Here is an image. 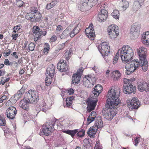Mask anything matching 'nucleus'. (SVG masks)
Segmentation results:
<instances>
[{"label":"nucleus","instance_id":"1a4fd4ad","mask_svg":"<svg viewBox=\"0 0 149 149\" xmlns=\"http://www.w3.org/2000/svg\"><path fill=\"white\" fill-rule=\"evenodd\" d=\"M54 125L50 123H47L45 126L43 128L42 131L40 132V135H45L48 136L49 134L54 130Z\"/></svg>","mask_w":149,"mask_h":149},{"label":"nucleus","instance_id":"8fccbe9b","mask_svg":"<svg viewBox=\"0 0 149 149\" xmlns=\"http://www.w3.org/2000/svg\"><path fill=\"white\" fill-rule=\"evenodd\" d=\"M74 97L73 96H69L68 97L66 100V102H71L74 99Z\"/></svg>","mask_w":149,"mask_h":149},{"label":"nucleus","instance_id":"f257e3e1","mask_svg":"<svg viewBox=\"0 0 149 149\" xmlns=\"http://www.w3.org/2000/svg\"><path fill=\"white\" fill-rule=\"evenodd\" d=\"M119 93L116 94V92L113 89L109 91L107 94L108 99L107 100L105 108L103 109L102 114L106 119L111 120L116 114L115 109L118 107L120 100L118 98Z\"/></svg>","mask_w":149,"mask_h":149},{"label":"nucleus","instance_id":"603ef678","mask_svg":"<svg viewBox=\"0 0 149 149\" xmlns=\"http://www.w3.org/2000/svg\"><path fill=\"white\" fill-rule=\"evenodd\" d=\"M84 70V69L81 68H79L77 72L75 74H77L78 75H79L81 77L82 74Z\"/></svg>","mask_w":149,"mask_h":149},{"label":"nucleus","instance_id":"f03ea898","mask_svg":"<svg viewBox=\"0 0 149 149\" xmlns=\"http://www.w3.org/2000/svg\"><path fill=\"white\" fill-rule=\"evenodd\" d=\"M39 99L38 93L37 91L29 90L26 93L24 99L20 101L19 106L27 111L29 109V104L36 103Z\"/></svg>","mask_w":149,"mask_h":149},{"label":"nucleus","instance_id":"4c0bfd02","mask_svg":"<svg viewBox=\"0 0 149 149\" xmlns=\"http://www.w3.org/2000/svg\"><path fill=\"white\" fill-rule=\"evenodd\" d=\"M111 15L115 19H118L119 18L120 14L118 10H116L113 11V13L111 14Z\"/></svg>","mask_w":149,"mask_h":149},{"label":"nucleus","instance_id":"aec40b11","mask_svg":"<svg viewBox=\"0 0 149 149\" xmlns=\"http://www.w3.org/2000/svg\"><path fill=\"white\" fill-rule=\"evenodd\" d=\"M55 73V67L54 65L52 64L49 65L47 68L46 75L47 76H49L51 78H53Z\"/></svg>","mask_w":149,"mask_h":149},{"label":"nucleus","instance_id":"2f4dec72","mask_svg":"<svg viewBox=\"0 0 149 149\" xmlns=\"http://www.w3.org/2000/svg\"><path fill=\"white\" fill-rule=\"evenodd\" d=\"M34 13H27L25 16L26 19L29 20H30L32 22H34L35 17H34Z\"/></svg>","mask_w":149,"mask_h":149},{"label":"nucleus","instance_id":"de8ad7c7","mask_svg":"<svg viewBox=\"0 0 149 149\" xmlns=\"http://www.w3.org/2000/svg\"><path fill=\"white\" fill-rule=\"evenodd\" d=\"M4 134L5 136L8 135V134H9L10 132V130L8 128L6 127L3 130Z\"/></svg>","mask_w":149,"mask_h":149},{"label":"nucleus","instance_id":"f3484780","mask_svg":"<svg viewBox=\"0 0 149 149\" xmlns=\"http://www.w3.org/2000/svg\"><path fill=\"white\" fill-rule=\"evenodd\" d=\"M108 15V12L106 10H102L98 13L97 18L98 21L100 22L104 21L107 19Z\"/></svg>","mask_w":149,"mask_h":149},{"label":"nucleus","instance_id":"72a5a7b5","mask_svg":"<svg viewBox=\"0 0 149 149\" xmlns=\"http://www.w3.org/2000/svg\"><path fill=\"white\" fill-rule=\"evenodd\" d=\"M72 54L71 50H67L65 52L63 57L66 60H68L70 59Z\"/></svg>","mask_w":149,"mask_h":149},{"label":"nucleus","instance_id":"393cba45","mask_svg":"<svg viewBox=\"0 0 149 149\" xmlns=\"http://www.w3.org/2000/svg\"><path fill=\"white\" fill-rule=\"evenodd\" d=\"M81 77L79 75L74 74L72 78V84H76L79 83Z\"/></svg>","mask_w":149,"mask_h":149},{"label":"nucleus","instance_id":"4d7b16f0","mask_svg":"<svg viewBox=\"0 0 149 149\" xmlns=\"http://www.w3.org/2000/svg\"><path fill=\"white\" fill-rule=\"evenodd\" d=\"M49 49V45H48V46L46 47H45L43 50V52L45 54H47L48 51Z\"/></svg>","mask_w":149,"mask_h":149},{"label":"nucleus","instance_id":"37998d69","mask_svg":"<svg viewBox=\"0 0 149 149\" xmlns=\"http://www.w3.org/2000/svg\"><path fill=\"white\" fill-rule=\"evenodd\" d=\"M65 42L63 43L60 45H58L57 46V49L56 52H59L61 50L63 49L65 46Z\"/></svg>","mask_w":149,"mask_h":149},{"label":"nucleus","instance_id":"cd10ccee","mask_svg":"<svg viewBox=\"0 0 149 149\" xmlns=\"http://www.w3.org/2000/svg\"><path fill=\"white\" fill-rule=\"evenodd\" d=\"M96 116V112L95 111H92L87 118V121L88 124H89L93 121Z\"/></svg>","mask_w":149,"mask_h":149},{"label":"nucleus","instance_id":"7ed1b4c3","mask_svg":"<svg viewBox=\"0 0 149 149\" xmlns=\"http://www.w3.org/2000/svg\"><path fill=\"white\" fill-rule=\"evenodd\" d=\"M120 50V54L122 61L126 63L131 61L133 56V49L128 46H123Z\"/></svg>","mask_w":149,"mask_h":149},{"label":"nucleus","instance_id":"473e14b6","mask_svg":"<svg viewBox=\"0 0 149 149\" xmlns=\"http://www.w3.org/2000/svg\"><path fill=\"white\" fill-rule=\"evenodd\" d=\"M141 6V5L139 4L138 1H135L133 3L132 7L133 11L135 12H136L140 8Z\"/></svg>","mask_w":149,"mask_h":149},{"label":"nucleus","instance_id":"9b49d317","mask_svg":"<svg viewBox=\"0 0 149 149\" xmlns=\"http://www.w3.org/2000/svg\"><path fill=\"white\" fill-rule=\"evenodd\" d=\"M17 111L16 109L13 107H9L6 110V115L8 118L13 120L16 114Z\"/></svg>","mask_w":149,"mask_h":149},{"label":"nucleus","instance_id":"f704fd0d","mask_svg":"<svg viewBox=\"0 0 149 149\" xmlns=\"http://www.w3.org/2000/svg\"><path fill=\"white\" fill-rule=\"evenodd\" d=\"M93 129H91V127L89 129L87 132L88 135L91 137H92L95 135L96 131L93 130Z\"/></svg>","mask_w":149,"mask_h":149},{"label":"nucleus","instance_id":"680f3d73","mask_svg":"<svg viewBox=\"0 0 149 149\" xmlns=\"http://www.w3.org/2000/svg\"><path fill=\"white\" fill-rule=\"evenodd\" d=\"M4 64L7 65H9L11 64V62L9 61L8 59H6L5 60Z\"/></svg>","mask_w":149,"mask_h":149},{"label":"nucleus","instance_id":"a878e982","mask_svg":"<svg viewBox=\"0 0 149 149\" xmlns=\"http://www.w3.org/2000/svg\"><path fill=\"white\" fill-rule=\"evenodd\" d=\"M47 109V107L46 104L44 102H42L39 107H37L36 109L37 113L38 114L41 111L45 112Z\"/></svg>","mask_w":149,"mask_h":149},{"label":"nucleus","instance_id":"0e129e2a","mask_svg":"<svg viewBox=\"0 0 149 149\" xmlns=\"http://www.w3.org/2000/svg\"><path fill=\"white\" fill-rule=\"evenodd\" d=\"M133 142L135 143V146H137L138 143L139 142V138L138 137H136V139L134 140V141Z\"/></svg>","mask_w":149,"mask_h":149},{"label":"nucleus","instance_id":"f8f14e48","mask_svg":"<svg viewBox=\"0 0 149 149\" xmlns=\"http://www.w3.org/2000/svg\"><path fill=\"white\" fill-rule=\"evenodd\" d=\"M128 101L130 104H128L127 106L130 109H137L139 107L140 105V102L136 97H134L131 101Z\"/></svg>","mask_w":149,"mask_h":149},{"label":"nucleus","instance_id":"864d4df0","mask_svg":"<svg viewBox=\"0 0 149 149\" xmlns=\"http://www.w3.org/2000/svg\"><path fill=\"white\" fill-rule=\"evenodd\" d=\"M10 49H8L6 51H5L3 53L4 56H9L10 54Z\"/></svg>","mask_w":149,"mask_h":149},{"label":"nucleus","instance_id":"774afa93","mask_svg":"<svg viewBox=\"0 0 149 149\" xmlns=\"http://www.w3.org/2000/svg\"><path fill=\"white\" fill-rule=\"evenodd\" d=\"M56 39L57 38L56 36H53L50 39V40L52 42H54Z\"/></svg>","mask_w":149,"mask_h":149},{"label":"nucleus","instance_id":"69168bd1","mask_svg":"<svg viewBox=\"0 0 149 149\" xmlns=\"http://www.w3.org/2000/svg\"><path fill=\"white\" fill-rule=\"evenodd\" d=\"M57 1L56 0H55L51 2L50 3L51 4L52 6L53 7L57 4Z\"/></svg>","mask_w":149,"mask_h":149},{"label":"nucleus","instance_id":"ea45409f","mask_svg":"<svg viewBox=\"0 0 149 149\" xmlns=\"http://www.w3.org/2000/svg\"><path fill=\"white\" fill-rule=\"evenodd\" d=\"M90 79H87L85 81H83V84L85 87L88 88H91L93 86V84L90 82Z\"/></svg>","mask_w":149,"mask_h":149},{"label":"nucleus","instance_id":"4be33fe9","mask_svg":"<svg viewBox=\"0 0 149 149\" xmlns=\"http://www.w3.org/2000/svg\"><path fill=\"white\" fill-rule=\"evenodd\" d=\"M139 63V67L141 66L142 69L144 72L148 70V62L147 59H143V60L138 61Z\"/></svg>","mask_w":149,"mask_h":149},{"label":"nucleus","instance_id":"7c9ffc66","mask_svg":"<svg viewBox=\"0 0 149 149\" xmlns=\"http://www.w3.org/2000/svg\"><path fill=\"white\" fill-rule=\"evenodd\" d=\"M78 132V130L75 129L73 130H65L64 132L71 136L72 137H73Z\"/></svg>","mask_w":149,"mask_h":149},{"label":"nucleus","instance_id":"423d86ee","mask_svg":"<svg viewBox=\"0 0 149 149\" xmlns=\"http://www.w3.org/2000/svg\"><path fill=\"white\" fill-rule=\"evenodd\" d=\"M139 67V63L137 59L134 60L127 64L125 66L126 69L125 73L129 75L133 72Z\"/></svg>","mask_w":149,"mask_h":149},{"label":"nucleus","instance_id":"3c124183","mask_svg":"<svg viewBox=\"0 0 149 149\" xmlns=\"http://www.w3.org/2000/svg\"><path fill=\"white\" fill-rule=\"evenodd\" d=\"M10 100L12 104H14L16 102L17 100L14 96H12L10 98Z\"/></svg>","mask_w":149,"mask_h":149},{"label":"nucleus","instance_id":"4468645a","mask_svg":"<svg viewBox=\"0 0 149 149\" xmlns=\"http://www.w3.org/2000/svg\"><path fill=\"white\" fill-rule=\"evenodd\" d=\"M97 100L88 98L87 99V111L88 112L93 110L96 105Z\"/></svg>","mask_w":149,"mask_h":149},{"label":"nucleus","instance_id":"a211bd4d","mask_svg":"<svg viewBox=\"0 0 149 149\" xmlns=\"http://www.w3.org/2000/svg\"><path fill=\"white\" fill-rule=\"evenodd\" d=\"M102 89L103 88L101 85L99 84L97 85L94 88L91 95H93V97H97L101 92Z\"/></svg>","mask_w":149,"mask_h":149},{"label":"nucleus","instance_id":"bb28decb","mask_svg":"<svg viewBox=\"0 0 149 149\" xmlns=\"http://www.w3.org/2000/svg\"><path fill=\"white\" fill-rule=\"evenodd\" d=\"M81 25V24L79 23L77 26H75L72 31L71 32L70 31V37H74L76 34H77L79 32L80 29L79 28V26Z\"/></svg>","mask_w":149,"mask_h":149},{"label":"nucleus","instance_id":"5701e85b","mask_svg":"<svg viewBox=\"0 0 149 149\" xmlns=\"http://www.w3.org/2000/svg\"><path fill=\"white\" fill-rule=\"evenodd\" d=\"M141 39L143 43L146 45H149V32L147 31L142 36Z\"/></svg>","mask_w":149,"mask_h":149},{"label":"nucleus","instance_id":"79ce46f5","mask_svg":"<svg viewBox=\"0 0 149 149\" xmlns=\"http://www.w3.org/2000/svg\"><path fill=\"white\" fill-rule=\"evenodd\" d=\"M46 77L45 79V82L46 85L47 86H49L51 83V78L49 76H47L46 75Z\"/></svg>","mask_w":149,"mask_h":149},{"label":"nucleus","instance_id":"bf43d9fd","mask_svg":"<svg viewBox=\"0 0 149 149\" xmlns=\"http://www.w3.org/2000/svg\"><path fill=\"white\" fill-rule=\"evenodd\" d=\"M7 98V96L6 95H4L2 96L0 98V103H1L3 102V101L6 100Z\"/></svg>","mask_w":149,"mask_h":149},{"label":"nucleus","instance_id":"13d9d810","mask_svg":"<svg viewBox=\"0 0 149 149\" xmlns=\"http://www.w3.org/2000/svg\"><path fill=\"white\" fill-rule=\"evenodd\" d=\"M67 93H69V95L72 94L74 93V91L72 88H70L67 90Z\"/></svg>","mask_w":149,"mask_h":149},{"label":"nucleus","instance_id":"052dcab7","mask_svg":"<svg viewBox=\"0 0 149 149\" xmlns=\"http://www.w3.org/2000/svg\"><path fill=\"white\" fill-rule=\"evenodd\" d=\"M99 121H96L95 123H97V126H98V127L100 128L103 126V122L102 120H101L100 123H99Z\"/></svg>","mask_w":149,"mask_h":149},{"label":"nucleus","instance_id":"6ab92c4d","mask_svg":"<svg viewBox=\"0 0 149 149\" xmlns=\"http://www.w3.org/2000/svg\"><path fill=\"white\" fill-rule=\"evenodd\" d=\"M33 32L35 33V36L39 37V35L45 36L47 33L46 31H42L39 28V27L37 26H34L33 29Z\"/></svg>","mask_w":149,"mask_h":149},{"label":"nucleus","instance_id":"b1692460","mask_svg":"<svg viewBox=\"0 0 149 149\" xmlns=\"http://www.w3.org/2000/svg\"><path fill=\"white\" fill-rule=\"evenodd\" d=\"M129 6V3L126 0L121 1L120 3L119 9L122 11L125 10Z\"/></svg>","mask_w":149,"mask_h":149},{"label":"nucleus","instance_id":"0eeeda50","mask_svg":"<svg viewBox=\"0 0 149 149\" xmlns=\"http://www.w3.org/2000/svg\"><path fill=\"white\" fill-rule=\"evenodd\" d=\"M140 27L141 24L139 23H134L132 25L130 32L131 39H134L138 38Z\"/></svg>","mask_w":149,"mask_h":149},{"label":"nucleus","instance_id":"58836bf2","mask_svg":"<svg viewBox=\"0 0 149 149\" xmlns=\"http://www.w3.org/2000/svg\"><path fill=\"white\" fill-rule=\"evenodd\" d=\"M113 73H115L114 77V79L116 80H118L119 79L121 76V74L120 72L118 70H115L114 71Z\"/></svg>","mask_w":149,"mask_h":149},{"label":"nucleus","instance_id":"ddd939ff","mask_svg":"<svg viewBox=\"0 0 149 149\" xmlns=\"http://www.w3.org/2000/svg\"><path fill=\"white\" fill-rule=\"evenodd\" d=\"M57 69L61 72L67 71L68 70V66L66 64V61L63 59L61 60L57 65Z\"/></svg>","mask_w":149,"mask_h":149},{"label":"nucleus","instance_id":"a19ab883","mask_svg":"<svg viewBox=\"0 0 149 149\" xmlns=\"http://www.w3.org/2000/svg\"><path fill=\"white\" fill-rule=\"evenodd\" d=\"M90 140H91L90 139H88L86 138H85L83 141V143H84L86 145V146H84V147H85L86 148H87L88 146H90V148H92V147L91 146V144H90Z\"/></svg>","mask_w":149,"mask_h":149},{"label":"nucleus","instance_id":"6e6552de","mask_svg":"<svg viewBox=\"0 0 149 149\" xmlns=\"http://www.w3.org/2000/svg\"><path fill=\"white\" fill-rule=\"evenodd\" d=\"M118 27L116 25H111L108 27L107 29L108 34L110 38L114 39L118 35Z\"/></svg>","mask_w":149,"mask_h":149},{"label":"nucleus","instance_id":"2eb2a0df","mask_svg":"<svg viewBox=\"0 0 149 149\" xmlns=\"http://www.w3.org/2000/svg\"><path fill=\"white\" fill-rule=\"evenodd\" d=\"M139 56V59L140 60H143V59H146V54L147 49L143 47H141L137 50Z\"/></svg>","mask_w":149,"mask_h":149},{"label":"nucleus","instance_id":"9d476101","mask_svg":"<svg viewBox=\"0 0 149 149\" xmlns=\"http://www.w3.org/2000/svg\"><path fill=\"white\" fill-rule=\"evenodd\" d=\"M98 49L102 56H106L110 52V47L106 42H103L98 47Z\"/></svg>","mask_w":149,"mask_h":149},{"label":"nucleus","instance_id":"412c9836","mask_svg":"<svg viewBox=\"0 0 149 149\" xmlns=\"http://www.w3.org/2000/svg\"><path fill=\"white\" fill-rule=\"evenodd\" d=\"M85 32L89 38H91V40L94 39L95 34L94 30L93 29L92 26H89L88 28L85 29Z\"/></svg>","mask_w":149,"mask_h":149},{"label":"nucleus","instance_id":"c03bdc74","mask_svg":"<svg viewBox=\"0 0 149 149\" xmlns=\"http://www.w3.org/2000/svg\"><path fill=\"white\" fill-rule=\"evenodd\" d=\"M120 50H118V52L117 53L116 55L113 58V64H116L118 60V56H119L120 54Z\"/></svg>","mask_w":149,"mask_h":149},{"label":"nucleus","instance_id":"5fc2aeb1","mask_svg":"<svg viewBox=\"0 0 149 149\" xmlns=\"http://www.w3.org/2000/svg\"><path fill=\"white\" fill-rule=\"evenodd\" d=\"M99 128H100L98 127V126H97V123H96L93 126L91 127V129H93V130H94L96 131Z\"/></svg>","mask_w":149,"mask_h":149},{"label":"nucleus","instance_id":"20e7f679","mask_svg":"<svg viewBox=\"0 0 149 149\" xmlns=\"http://www.w3.org/2000/svg\"><path fill=\"white\" fill-rule=\"evenodd\" d=\"M124 84L123 87V92L126 94H130L132 93L134 94L136 92V88L133 86L131 83V81L126 78L123 79Z\"/></svg>","mask_w":149,"mask_h":149},{"label":"nucleus","instance_id":"39448f33","mask_svg":"<svg viewBox=\"0 0 149 149\" xmlns=\"http://www.w3.org/2000/svg\"><path fill=\"white\" fill-rule=\"evenodd\" d=\"M97 0H86L82 4H80L78 9L82 11H86L91 9L96 5L97 2Z\"/></svg>","mask_w":149,"mask_h":149},{"label":"nucleus","instance_id":"dca6fc26","mask_svg":"<svg viewBox=\"0 0 149 149\" xmlns=\"http://www.w3.org/2000/svg\"><path fill=\"white\" fill-rule=\"evenodd\" d=\"M138 89L141 92L144 91L147 92L149 91V84L146 82L143 83L138 82L137 83Z\"/></svg>","mask_w":149,"mask_h":149},{"label":"nucleus","instance_id":"49530a36","mask_svg":"<svg viewBox=\"0 0 149 149\" xmlns=\"http://www.w3.org/2000/svg\"><path fill=\"white\" fill-rule=\"evenodd\" d=\"M35 44L32 42L30 43L28 45V48L29 49L30 51H33L35 47Z\"/></svg>","mask_w":149,"mask_h":149},{"label":"nucleus","instance_id":"338daca9","mask_svg":"<svg viewBox=\"0 0 149 149\" xmlns=\"http://www.w3.org/2000/svg\"><path fill=\"white\" fill-rule=\"evenodd\" d=\"M52 8H53V7L52 6L50 3L47 4L46 7V8L47 10L49 9Z\"/></svg>","mask_w":149,"mask_h":149},{"label":"nucleus","instance_id":"6e6d98bb","mask_svg":"<svg viewBox=\"0 0 149 149\" xmlns=\"http://www.w3.org/2000/svg\"><path fill=\"white\" fill-rule=\"evenodd\" d=\"M100 147V143L99 142H97L94 147V149H102Z\"/></svg>","mask_w":149,"mask_h":149},{"label":"nucleus","instance_id":"c756f323","mask_svg":"<svg viewBox=\"0 0 149 149\" xmlns=\"http://www.w3.org/2000/svg\"><path fill=\"white\" fill-rule=\"evenodd\" d=\"M24 91L25 88H24L22 87L14 96L15 97L16 99L18 100L21 97L22 94L24 93Z\"/></svg>","mask_w":149,"mask_h":149},{"label":"nucleus","instance_id":"09e8293b","mask_svg":"<svg viewBox=\"0 0 149 149\" xmlns=\"http://www.w3.org/2000/svg\"><path fill=\"white\" fill-rule=\"evenodd\" d=\"M30 10L31 13H36L38 12L37 8L35 7H32L31 8Z\"/></svg>","mask_w":149,"mask_h":149},{"label":"nucleus","instance_id":"e433bc0d","mask_svg":"<svg viewBox=\"0 0 149 149\" xmlns=\"http://www.w3.org/2000/svg\"><path fill=\"white\" fill-rule=\"evenodd\" d=\"M34 22H38L40 20L42 17L41 14L39 12H38L36 13H34Z\"/></svg>","mask_w":149,"mask_h":149},{"label":"nucleus","instance_id":"e2e57ef3","mask_svg":"<svg viewBox=\"0 0 149 149\" xmlns=\"http://www.w3.org/2000/svg\"><path fill=\"white\" fill-rule=\"evenodd\" d=\"M21 26L20 25H17L14 26L13 28V29L17 31H18L19 30L21 29Z\"/></svg>","mask_w":149,"mask_h":149},{"label":"nucleus","instance_id":"c9c22d12","mask_svg":"<svg viewBox=\"0 0 149 149\" xmlns=\"http://www.w3.org/2000/svg\"><path fill=\"white\" fill-rule=\"evenodd\" d=\"M6 122L3 114L0 115V125L5 126Z\"/></svg>","mask_w":149,"mask_h":149},{"label":"nucleus","instance_id":"a18cd8bd","mask_svg":"<svg viewBox=\"0 0 149 149\" xmlns=\"http://www.w3.org/2000/svg\"><path fill=\"white\" fill-rule=\"evenodd\" d=\"M85 134V131L83 130L79 131L77 133V135L78 136L82 137L84 136Z\"/></svg>","mask_w":149,"mask_h":149},{"label":"nucleus","instance_id":"c85d7f7f","mask_svg":"<svg viewBox=\"0 0 149 149\" xmlns=\"http://www.w3.org/2000/svg\"><path fill=\"white\" fill-rule=\"evenodd\" d=\"M70 30H69L68 28H67L63 32L60 36V38L61 39H64L69 36H70Z\"/></svg>","mask_w":149,"mask_h":149}]
</instances>
